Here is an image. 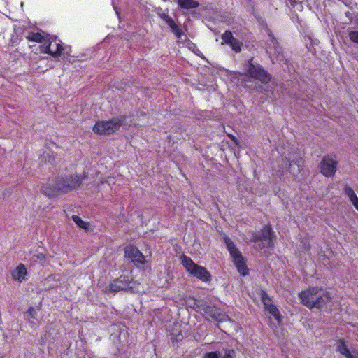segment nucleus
Returning <instances> with one entry per match:
<instances>
[{
  "label": "nucleus",
  "instance_id": "9b49d317",
  "mask_svg": "<svg viewBox=\"0 0 358 358\" xmlns=\"http://www.w3.org/2000/svg\"><path fill=\"white\" fill-rule=\"evenodd\" d=\"M268 35L269 40H268L266 43V52L271 55L275 56L277 60L282 61L283 59L282 47L271 31L268 30ZM271 58L273 59L272 56H271Z\"/></svg>",
  "mask_w": 358,
  "mask_h": 358
},
{
  "label": "nucleus",
  "instance_id": "58836bf2",
  "mask_svg": "<svg viewBox=\"0 0 358 358\" xmlns=\"http://www.w3.org/2000/svg\"><path fill=\"white\" fill-rule=\"evenodd\" d=\"M303 249L305 250H308L310 249L309 245H306V244L303 245Z\"/></svg>",
  "mask_w": 358,
  "mask_h": 358
},
{
  "label": "nucleus",
  "instance_id": "e433bc0d",
  "mask_svg": "<svg viewBox=\"0 0 358 358\" xmlns=\"http://www.w3.org/2000/svg\"><path fill=\"white\" fill-rule=\"evenodd\" d=\"M345 15L350 20V22H352L353 20L354 14L350 11L345 12Z\"/></svg>",
  "mask_w": 358,
  "mask_h": 358
},
{
  "label": "nucleus",
  "instance_id": "a878e982",
  "mask_svg": "<svg viewBox=\"0 0 358 358\" xmlns=\"http://www.w3.org/2000/svg\"><path fill=\"white\" fill-rule=\"evenodd\" d=\"M72 220L80 228L87 229L89 228V223L84 222L79 216L73 215Z\"/></svg>",
  "mask_w": 358,
  "mask_h": 358
},
{
  "label": "nucleus",
  "instance_id": "a211bd4d",
  "mask_svg": "<svg viewBox=\"0 0 358 358\" xmlns=\"http://www.w3.org/2000/svg\"><path fill=\"white\" fill-rule=\"evenodd\" d=\"M47 35L48 34L45 32H43V34L38 32H29L27 36V39L37 43H43V41L47 38Z\"/></svg>",
  "mask_w": 358,
  "mask_h": 358
},
{
  "label": "nucleus",
  "instance_id": "f03ea898",
  "mask_svg": "<svg viewBox=\"0 0 358 358\" xmlns=\"http://www.w3.org/2000/svg\"><path fill=\"white\" fill-rule=\"evenodd\" d=\"M194 309L204 315H207L213 320L219 322H225L229 320V317L215 306L208 303L203 300H194Z\"/></svg>",
  "mask_w": 358,
  "mask_h": 358
},
{
  "label": "nucleus",
  "instance_id": "4be33fe9",
  "mask_svg": "<svg viewBox=\"0 0 358 358\" xmlns=\"http://www.w3.org/2000/svg\"><path fill=\"white\" fill-rule=\"evenodd\" d=\"M221 38L222 40V45L231 44L233 41L236 39V38L233 36V34L231 31L227 30L225 31L221 36Z\"/></svg>",
  "mask_w": 358,
  "mask_h": 358
},
{
  "label": "nucleus",
  "instance_id": "ea45409f",
  "mask_svg": "<svg viewBox=\"0 0 358 358\" xmlns=\"http://www.w3.org/2000/svg\"><path fill=\"white\" fill-rule=\"evenodd\" d=\"M232 140H233L234 141H235V137H233V138H232Z\"/></svg>",
  "mask_w": 358,
  "mask_h": 358
},
{
  "label": "nucleus",
  "instance_id": "423d86ee",
  "mask_svg": "<svg viewBox=\"0 0 358 358\" xmlns=\"http://www.w3.org/2000/svg\"><path fill=\"white\" fill-rule=\"evenodd\" d=\"M86 178L87 176L85 174L81 176L75 174L68 176L66 178L58 177L56 178V185L61 187L60 189H62L63 194H66L80 187Z\"/></svg>",
  "mask_w": 358,
  "mask_h": 358
},
{
  "label": "nucleus",
  "instance_id": "72a5a7b5",
  "mask_svg": "<svg viewBox=\"0 0 358 358\" xmlns=\"http://www.w3.org/2000/svg\"><path fill=\"white\" fill-rule=\"evenodd\" d=\"M218 356L215 352H209L204 355L203 358H218Z\"/></svg>",
  "mask_w": 358,
  "mask_h": 358
},
{
  "label": "nucleus",
  "instance_id": "5701e85b",
  "mask_svg": "<svg viewBox=\"0 0 358 358\" xmlns=\"http://www.w3.org/2000/svg\"><path fill=\"white\" fill-rule=\"evenodd\" d=\"M167 24L171 28L173 34L178 38H181V37L184 34V33H183L182 30L175 23L174 20H172L171 22H169Z\"/></svg>",
  "mask_w": 358,
  "mask_h": 358
},
{
  "label": "nucleus",
  "instance_id": "20e7f679",
  "mask_svg": "<svg viewBox=\"0 0 358 358\" xmlns=\"http://www.w3.org/2000/svg\"><path fill=\"white\" fill-rule=\"evenodd\" d=\"M134 284L129 275H121L104 288V292L110 294L120 291L133 290Z\"/></svg>",
  "mask_w": 358,
  "mask_h": 358
},
{
  "label": "nucleus",
  "instance_id": "f257e3e1",
  "mask_svg": "<svg viewBox=\"0 0 358 358\" xmlns=\"http://www.w3.org/2000/svg\"><path fill=\"white\" fill-rule=\"evenodd\" d=\"M301 303L309 308H322L331 300L329 292L323 289L311 287L299 294Z\"/></svg>",
  "mask_w": 358,
  "mask_h": 358
},
{
  "label": "nucleus",
  "instance_id": "9d476101",
  "mask_svg": "<svg viewBox=\"0 0 358 358\" xmlns=\"http://www.w3.org/2000/svg\"><path fill=\"white\" fill-rule=\"evenodd\" d=\"M337 164L334 155L324 156L320 164L321 173L326 177H332L336 171Z\"/></svg>",
  "mask_w": 358,
  "mask_h": 358
},
{
  "label": "nucleus",
  "instance_id": "6e6552de",
  "mask_svg": "<svg viewBox=\"0 0 358 358\" xmlns=\"http://www.w3.org/2000/svg\"><path fill=\"white\" fill-rule=\"evenodd\" d=\"M246 71L250 77L264 84L268 83L271 78V76L260 64L253 62V58L248 61Z\"/></svg>",
  "mask_w": 358,
  "mask_h": 358
},
{
  "label": "nucleus",
  "instance_id": "bb28decb",
  "mask_svg": "<svg viewBox=\"0 0 358 358\" xmlns=\"http://www.w3.org/2000/svg\"><path fill=\"white\" fill-rule=\"evenodd\" d=\"M231 49L236 53L241 52L242 46L243 45V42L236 38L231 44H229Z\"/></svg>",
  "mask_w": 358,
  "mask_h": 358
},
{
  "label": "nucleus",
  "instance_id": "1a4fd4ad",
  "mask_svg": "<svg viewBox=\"0 0 358 358\" xmlns=\"http://www.w3.org/2000/svg\"><path fill=\"white\" fill-rule=\"evenodd\" d=\"M56 36L47 35V38L43 41L44 44L39 46L41 52L48 53L53 57H58L62 55V50H64L61 41L56 42Z\"/></svg>",
  "mask_w": 358,
  "mask_h": 358
},
{
  "label": "nucleus",
  "instance_id": "4c0bfd02",
  "mask_svg": "<svg viewBox=\"0 0 358 358\" xmlns=\"http://www.w3.org/2000/svg\"><path fill=\"white\" fill-rule=\"evenodd\" d=\"M352 204L355 206V208L357 209V210H358V199L356 200L355 202H353Z\"/></svg>",
  "mask_w": 358,
  "mask_h": 358
},
{
  "label": "nucleus",
  "instance_id": "473e14b6",
  "mask_svg": "<svg viewBox=\"0 0 358 358\" xmlns=\"http://www.w3.org/2000/svg\"><path fill=\"white\" fill-rule=\"evenodd\" d=\"M294 163V164H296V162H294V161H289L288 169L292 174H295V173H298L299 171V165H297V169L294 170V168L293 167Z\"/></svg>",
  "mask_w": 358,
  "mask_h": 358
},
{
  "label": "nucleus",
  "instance_id": "6ab92c4d",
  "mask_svg": "<svg viewBox=\"0 0 358 358\" xmlns=\"http://www.w3.org/2000/svg\"><path fill=\"white\" fill-rule=\"evenodd\" d=\"M215 352L219 355L218 358H234L236 355L235 350L229 348H223L222 349Z\"/></svg>",
  "mask_w": 358,
  "mask_h": 358
},
{
  "label": "nucleus",
  "instance_id": "cd10ccee",
  "mask_svg": "<svg viewBox=\"0 0 358 358\" xmlns=\"http://www.w3.org/2000/svg\"><path fill=\"white\" fill-rule=\"evenodd\" d=\"M32 259L34 262L43 265L45 262L46 256L43 253L38 252L33 255Z\"/></svg>",
  "mask_w": 358,
  "mask_h": 358
},
{
  "label": "nucleus",
  "instance_id": "f8f14e48",
  "mask_svg": "<svg viewBox=\"0 0 358 358\" xmlns=\"http://www.w3.org/2000/svg\"><path fill=\"white\" fill-rule=\"evenodd\" d=\"M125 257L130 259L131 262L138 267H141L145 264V257L140 252L137 247L130 246L125 248Z\"/></svg>",
  "mask_w": 358,
  "mask_h": 358
},
{
  "label": "nucleus",
  "instance_id": "c9c22d12",
  "mask_svg": "<svg viewBox=\"0 0 358 358\" xmlns=\"http://www.w3.org/2000/svg\"><path fill=\"white\" fill-rule=\"evenodd\" d=\"M254 88L259 92H266L265 88L262 85L259 84H255Z\"/></svg>",
  "mask_w": 358,
  "mask_h": 358
},
{
  "label": "nucleus",
  "instance_id": "2f4dec72",
  "mask_svg": "<svg viewBox=\"0 0 358 358\" xmlns=\"http://www.w3.org/2000/svg\"><path fill=\"white\" fill-rule=\"evenodd\" d=\"M170 337L173 341L176 342L181 341L183 339V335L181 333H178L177 334L171 333Z\"/></svg>",
  "mask_w": 358,
  "mask_h": 358
},
{
  "label": "nucleus",
  "instance_id": "39448f33",
  "mask_svg": "<svg viewBox=\"0 0 358 358\" xmlns=\"http://www.w3.org/2000/svg\"><path fill=\"white\" fill-rule=\"evenodd\" d=\"M182 263L185 269L194 277L206 282L210 280L211 275L207 269L196 264L190 257L184 255Z\"/></svg>",
  "mask_w": 358,
  "mask_h": 358
},
{
  "label": "nucleus",
  "instance_id": "c756f323",
  "mask_svg": "<svg viewBox=\"0 0 358 358\" xmlns=\"http://www.w3.org/2000/svg\"><path fill=\"white\" fill-rule=\"evenodd\" d=\"M24 315L26 319L28 320H31V319H36L37 315V311L35 308L30 307L28 310L24 313Z\"/></svg>",
  "mask_w": 358,
  "mask_h": 358
},
{
  "label": "nucleus",
  "instance_id": "c85d7f7f",
  "mask_svg": "<svg viewBox=\"0 0 358 358\" xmlns=\"http://www.w3.org/2000/svg\"><path fill=\"white\" fill-rule=\"evenodd\" d=\"M157 13L161 19H162L164 21L166 22V24H168L169 22H171V20L173 19L167 14V13H164L160 7L157 8Z\"/></svg>",
  "mask_w": 358,
  "mask_h": 358
},
{
  "label": "nucleus",
  "instance_id": "f3484780",
  "mask_svg": "<svg viewBox=\"0 0 358 358\" xmlns=\"http://www.w3.org/2000/svg\"><path fill=\"white\" fill-rule=\"evenodd\" d=\"M223 241L231 257L241 252L229 237L224 236L223 237Z\"/></svg>",
  "mask_w": 358,
  "mask_h": 358
},
{
  "label": "nucleus",
  "instance_id": "aec40b11",
  "mask_svg": "<svg viewBox=\"0 0 358 358\" xmlns=\"http://www.w3.org/2000/svg\"><path fill=\"white\" fill-rule=\"evenodd\" d=\"M178 3L184 9L196 8L199 6V3L194 0H178Z\"/></svg>",
  "mask_w": 358,
  "mask_h": 358
},
{
  "label": "nucleus",
  "instance_id": "ddd939ff",
  "mask_svg": "<svg viewBox=\"0 0 358 358\" xmlns=\"http://www.w3.org/2000/svg\"><path fill=\"white\" fill-rule=\"evenodd\" d=\"M61 187L56 185V180L53 185L46 184L41 187V192L48 198H54L58 196L62 192Z\"/></svg>",
  "mask_w": 358,
  "mask_h": 358
},
{
  "label": "nucleus",
  "instance_id": "0eeeda50",
  "mask_svg": "<svg viewBox=\"0 0 358 358\" xmlns=\"http://www.w3.org/2000/svg\"><path fill=\"white\" fill-rule=\"evenodd\" d=\"M275 235L270 225H265L260 232L253 236V241L257 243V247L271 248L274 245Z\"/></svg>",
  "mask_w": 358,
  "mask_h": 358
},
{
  "label": "nucleus",
  "instance_id": "a19ab883",
  "mask_svg": "<svg viewBox=\"0 0 358 358\" xmlns=\"http://www.w3.org/2000/svg\"><path fill=\"white\" fill-rule=\"evenodd\" d=\"M248 1H250V0H248Z\"/></svg>",
  "mask_w": 358,
  "mask_h": 358
},
{
  "label": "nucleus",
  "instance_id": "4468645a",
  "mask_svg": "<svg viewBox=\"0 0 358 358\" xmlns=\"http://www.w3.org/2000/svg\"><path fill=\"white\" fill-rule=\"evenodd\" d=\"M232 259L238 273L243 276L247 275L248 274V268L242 254L240 252L232 257Z\"/></svg>",
  "mask_w": 358,
  "mask_h": 358
},
{
  "label": "nucleus",
  "instance_id": "412c9836",
  "mask_svg": "<svg viewBox=\"0 0 358 358\" xmlns=\"http://www.w3.org/2000/svg\"><path fill=\"white\" fill-rule=\"evenodd\" d=\"M267 306L268 307L265 308V309L268 310V313L277 320L278 323L280 324L281 322V317L278 308L275 305L267 304Z\"/></svg>",
  "mask_w": 358,
  "mask_h": 358
},
{
  "label": "nucleus",
  "instance_id": "7c9ffc66",
  "mask_svg": "<svg viewBox=\"0 0 358 358\" xmlns=\"http://www.w3.org/2000/svg\"><path fill=\"white\" fill-rule=\"evenodd\" d=\"M348 36L350 38V40L358 45V30H350L348 29Z\"/></svg>",
  "mask_w": 358,
  "mask_h": 358
},
{
  "label": "nucleus",
  "instance_id": "7ed1b4c3",
  "mask_svg": "<svg viewBox=\"0 0 358 358\" xmlns=\"http://www.w3.org/2000/svg\"><path fill=\"white\" fill-rule=\"evenodd\" d=\"M126 119L125 115H120L110 120L98 122L94 124L93 131L100 135H110L125 124Z\"/></svg>",
  "mask_w": 358,
  "mask_h": 358
},
{
  "label": "nucleus",
  "instance_id": "dca6fc26",
  "mask_svg": "<svg viewBox=\"0 0 358 358\" xmlns=\"http://www.w3.org/2000/svg\"><path fill=\"white\" fill-rule=\"evenodd\" d=\"M336 351L339 352L345 358H355L354 355L348 348L344 339H340L338 341L336 345Z\"/></svg>",
  "mask_w": 358,
  "mask_h": 358
},
{
  "label": "nucleus",
  "instance_id": "f704fd0d",
  "mask_svg": "<svg viewBox=\"0 0 358 358\" xmlns=\"http://www.w3.org/2000/svg\"><path fill=\"white\" fill-rule=\"evenodd\" d=\"M63 48H64V50H62V51H64L63 55H64V58H66L68 56L70 55L71 48L68 47V46H65Z\"/></svg>",
  "mask_w": 358,
  "mask_h": 358
},
{
  "label": "nucleus",
  "instance_id": "393cba45",
  "mask_svg": "<svg viewBox=\"0 0 358 358\" xmlns=\"http://www.w3.org/2000/svg\"><path fill=\"white\" fill-rule=\"evenodd\" d=\"M260 296H261V300H262L265 308L268 307L267 304L274 305L272 299L270 298V296L268 295V294L264 290H261Z\"/></svg>",
  "mask_w": 358,
  "mask_h": 358
},
{
  "label": "nucleus",
  "instance_id": "b1692460",
  "mask_svg": "<svg viewBox=\"0 0 358 358\" xmlns=\"http://www.w3.org/2000/svg\"><path fill=\"white\" fill-rule=\"evenodd\" d=\"M344 193L349 197L352 203L358 199V197L355 193L354 190L348 185H346L344 187Z\"/></svg>",
  "mask_w": 358,
  "mask_h": 358
},
{
  "label": "nucleus",
  "instance_id": "2eb2a0df",
  "mask_svg": "<svg viewBox=\"0 0 358 358\" xmlns=\"http://www.w3.org/2000/svg\"><path fill=\"white\" fill-rule=\"evenodd\" d=\"M13 280L22 282L27 280V270L23 264H20L11 273Z\"/></svg>",
  "mask_w": 358,
  "mask_h": 358
}]
</instances>
